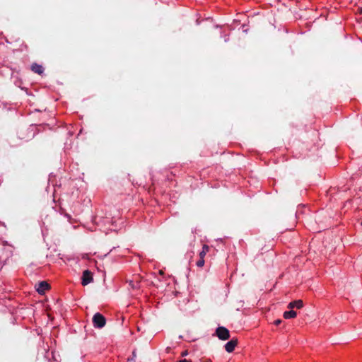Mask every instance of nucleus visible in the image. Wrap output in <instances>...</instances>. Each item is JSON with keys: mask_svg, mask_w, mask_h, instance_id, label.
<instances>
[{"mask_svg": "<svg viewBox=\"0 0 362 362\" xmlns=\"http://www.w3.org/2000/svg\"><path fill=\"white\" fill-rule=\"evenodd\" d=\"M93 324L95 328L101 329L105 327L106 319L102 314L97 313L93 317Z\"/></svg>", "mask_w": 362, "mask_h": 362, "instance_id": "obj_1", "label": "nucleus"}, {"mask_svg": "<svg viewBox=\"0 0 362 362\" xmlns=\"http://www.w3.org/2000/svg\"><path fill=\"white\" fill-rule=\"evenodd\" d=\"M216 333L221 340H227L230 338V332L224 327H218L216 330Z\"/></svg>", "mask_w": 362, "mask_h": 362, "instance_id": "obj_2", "label": "nucleus"}, {"mask_svg": "<svg viewBox=\"0 0 362 362\" xmlns=\"http://www.w3.org/2000/svg\"><path fill=\"white\" fill-rule=\"evenodd\" d=\"M81 279H82L81 284L83 286L88 285L93 281L92 273L89 270H85L83 272V276H82Z\"/></svg>", "mask_w": 362, "mask_h": 362, "instance_id": "obj_3", "label": "nucleus"}, {"mask_svg": "<svg viewBox=\"0 0 362 362\" xmlns=\"http://www.w3.org/2000/svg\"><path fill=\"white\" fill-rule=\"evenodd\" d=\"M238 344L237 339H232L230 341L227 342L225 345L226 351L228 353H231L234 351L235 346Z\"/></svg>", "mask_w": 362, "mask_h": 362, "instance_id": "obj_4", "label": "nucleus"}, {"mask_svg": "<svg viewBox=\"0 0 362 362\" xmlns=\"http://www.w3.org/2000/svg\"><path fill=\"white\" fill-rule=\"evenodd\" d=\"M50 288L49 284L46 281H41L38 284V286L37 288V291L40 294H44L46 291L49 290Z\"/></svg>", "mask_w": 362, "mask_h": 362, "instance_id": "obj_5", "label": "nucleus"}, {"mask_svg": "<svg viewBox=\"0 0 362 362\" xmlns=\"http://www.w3.org/2000/svg\"><path fill=\"white\" fill-rule=\"evenodd\" d=\"M303 303L301 300H294L288 303V308L293 309L294 308H296L298 309H300L303 308Z\"/></svg>", "mask_w": 362, "mask_h": 362, "instance_id": "obj_6", "label": "nucleus"}, {"mask_svg": "<svg viewBox=\"0 0 362 362\" xmlns=\"http://www.w3.org/2000/svg\"><path fill=\"white\" fill-rule=\"evenodd\" d=\"M31 70L36 74H41L44 71V68L41 65L35 63L32 65Z\"/></svg>", "mask_w": 362, "mask_h": 362, "instance_id": "obj_7", "label": "nucleus"}, {"mask_svg": "<svg viewBox=\"0 0 362 362\" xmlns=\"http://www.w3.org/2000/svg\"><path fill=\"white\" fill-rule=\"evenodd\" d=\"M297 315V313L294 310H290V311H286L284 313V317L285 319H291V318H295Z\"/></svg>", "mask_w": 362, "mask_h": 362, "instance_id": "obj_8", "label": "nucleus"}, {"mask_svg": "<svg viewBox=\"0 0 362 362\" xmlns=\"http://www.w3.org/2000/svg\"><path fill=\"white\" fill-rule=\"evenodd\" d=\"M209 247L207 245H204L202 250L199 253V257L204 258L206 254L209 252Z\"/></svg>", "mask_w": 362, "mask_h": 362, "instance_id": "obj_9", "label": "nucleus"}, {"mask_svg": "<svg viewBox=\"0 0 362 362\" xmlns=\"http://www.w3.org/2000/svg\"><path fill=\"white\" fill-rule=\"evenodd\" d=\"M204 264V258L199 257V260L197 262V265L199 267H203Z\"/></svg>", "mask_w": 362, "mask_h": 362, "instance_id": "obj_10", "label": "nucleus"}, {"mask_svg": "<svg viewBox=\"0 0 362 362\" xmlns=\"http://www.w3.org/2000/svg\"><path fill=\"white\" fill-rule=\"evenodd\" d=\"M129 284V286H130L132 287V288H133V289H136V288H138V286H139V284H138V283H134V281H130Z\"/></svg>", "mask_w": 362, "mask_h": 362, "instance_id": "obj_11", "label": "nucleus"}, {"mask_svg": "<svg viewBox=\"0 0 362 362\" xmlns=\"http://www.w3.org/2000/svg\"><path fill=\"white\" fill-rule=\"evenodd\" d=\"M283 321L280 319H278V320H276L274 322V324L276 326L279 325Z\"/></svg>", "mask_w": 362, "mask_h": 362, "instance_id": "obj_12", "label": "nucleus"}, {"mask_svg": "<svg viewBox=\"0 0 362 362\" xmlns=\"http://www.w3.org/2000/svg\"><path fill=\"white\" fill-rule=\"evenodd\" d=\"M187 351H185L182 352V354H181L182 356H187Z\"/></svg>", "mask_w": 362, "mask_h": 362, "instance_id": "obj_13", "label": "nucleus"}, {"mask_svg": "<svg viewBox=\"0 0 362 362\" xmlns=\"http://www.w3.org/2000/svg\"><path fill=\"white\" fill-rule=\"evenodd\" d=\"M179 362H192V361L187 360V359H183V360H180Z\"/></svg>", "mask_w": 362, "mask_h": 362, "instance_id": "obj_14", "label": "nucleus"}, {"mask_svg": "<svg viewBox=\"0 0 362 362\" xmlns=\"http://www.w3.org/2000/svg\"><path fill=\"white\" fill-rule=\"evenodd\" d=\"M358 12L362 14V8H358Z\"/></svg>", "mask_w": 362, "mask_h": 362, "instance_id": "obj_15", "label": "nucleus"}, {"mask_svg": "<svg viewBox=\"0 0 362 362\" xmlns=\"http://www.w3.org/2000/svg\"><path fill=\"white\" fill-rule=\"evenodd\" d=\"M204 362H212V361L211 359H207Z\"/></svg>", "mask_w": 362, "mask_h": 362, "instance_id": "obj_16", "label": "nucleus"}, {"mask_svg": "<svg viewBox=\"0 0 362 362\" xmlns=\"http://www.w3.org/2000/svg\"><path fill=\"white\" fill-rule=\"evenodd\" d=\"M133 356H135L136 354H135V351H133Z\"/></svg>", "mask_w": 362, "mask_h": 362, "instance_id": "obj_17", "label": "nucleus"}, {"mask_svg": "<svg viewBox=\"0 0 362 362\" xmlns=\"http://www.w3.org/2000/svg\"><path fill=\"white\" fill-rule=\"evenodd\" d=\"M361 226H362V221H361Z\"/></svg>", "mask_w": 362, "mask_h": 362, "instance_id": "obj_18", "label": "nucleus"}]
</instances>
